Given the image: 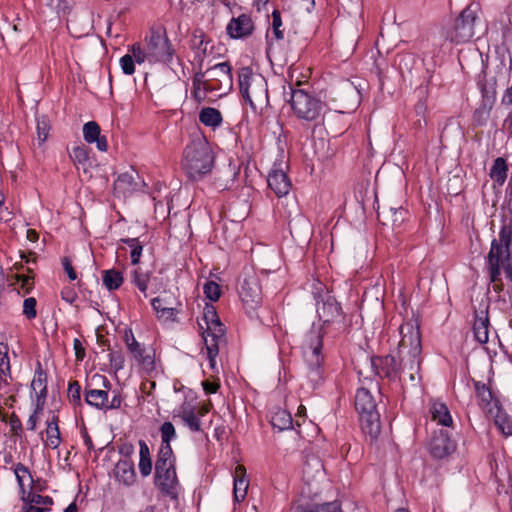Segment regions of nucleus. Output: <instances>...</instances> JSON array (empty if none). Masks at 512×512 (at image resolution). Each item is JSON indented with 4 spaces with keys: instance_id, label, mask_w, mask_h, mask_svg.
<instances>
[{
    "instance_id": "obj_1",
    "label": "nucleus",
    "mask_w": 512,
    "mask_h": 512,
    "mask_svg": "<svg viewBox=\"0 0 512 512\" xmlns=\"http://www.w3.org/2000/svg\"><path fill=\"white\" fill-rule=\"evenodd\" d=\"M317 314L322 325L313 324L302 344L303 354L309 366L308 377L314 383H318L323 377L324 335L333 332V336L336 337L345 327L341 306L332 296L327 295L321 302L317 301Z\"/></svg>"
},
{
    "instance_id": "obj_2",
    "label": "nucleus",
    "mask_w": 512,
    "mask_h": 512,
    "mask_svg": "<svg viewBox=\"0 0 512 512\" xmlns=\"http://www.w3.org/2000/svg\"><path fill=\"white\" fill-rule=\"evenodd\" d=\"M289 99L287 100L292 110V115L306 125H318L323 121L327 105L313 91L308 84L300 81L289 84Z\"/></svg>"
},
{
    "instance_id": "obj_3",
    "label": "nucleus",
    "mask_w": 512,
    "mask_h": 512,
    "mask_svg": "<svg viewBox=\"0 0 512 512\" xmlns=\"http://www.w3.org/2000/svg\"><path fill=\"white\" fill-rule=\"evenodd\" d=\"M401 340L398 344V356L403 365V372L414 381L419 375L421 365V333L419 326L414 321L403 323L399 327Z\"/></svg>"
},
{
    "instance_id": "obj_4",
    "label": "nucleus",
    "mask_w": 512,
    "mask_h": 512,
    "mask_svg": "<svg viewBox=\"0 0 512 512\" xmlns=\"http://www.w3.org/2000/svg\"><path fill=\"white\" fill-rule=\"evenodd\" d=\"M214 166V154L204 137H196L183 152L182 168L191 180H199L210 173Z\"/></svg>"
},
{
    "instance_id": "obj_5",
    "label": "nucleus",
    "mask_w": 512,
    "mask_h": 512,
    "mask_svg": "<svg viewBox=\"0 0 512 512\" xmlns=\"http://www.w3.org/2000/svg\"><path fill=\"white\" fill-rule=\"evenodd\" d=\"M479 11L478 4L472 3L467 5L451 25L443 28L445 40L454 44L469 42L475 36L476 30L481 26Z\"/></svg>"
},
{
    "instance_id": "obj_6",
    "label": "nucleus",
    "mask_w": 512,
    "mask_h": 512,
    "mask_svg": "<svg viewBox=\"0 0 512 512\" xmlns=\"http://www.w3.org/2000/svg\"><path fill=\"white\" fill-rule=\"evenodd\" d=\"M240 92L254 112L266 108L269 104L268 85L266 79L253 73L249 67H242L238 73Z\"/></svg>"
},
{
    "instance_id": "obj_7",
    "label": "nucleus",
    "mask_w": 512,
    "mask_h": 512,
    "mask_svg": "<svg viewBox=\"0 0 512 512\" xmlns=\"http://www.w3.org/2000/svg\"><path fill=\"white\" fill-rule=\"evenodd\" d=\"M512 241V218L502 220L499 238L493 239L488 253L489 278L491 283L500 282L502 263L510 258Z\"/></svg>"
},
{
    "instance_id": "obj_8",
    "label": "nucleus",
    "mask_w": 512,
    "mask_h": 512,
    "mask_svg": "<svg viewBox=\"0 0 512 512\" xmlns=\"http://www.w3.org/2000/svg\"><path fill=\"white\" fill-rule=\"evenodd\" d=\"M178 484L173 454H158L155 463V485L168 496L176 495Z\"/></svg>"
},
{
    "instance_id": "obj_9",
    "label": "nucleus",
    "mask_w": 512,
    "mask_h": 512,
    "mask_svg": "<svg viewBox=\"0 0 512 512\" xmlns=\"http://www.w3.org/2000/svg\"><path fill=\"white\" fill-rule=\"evenodd\" d=\"M146 48L149 62L168 63L174 55V49L165 30L151 29L149 36L146 37Z\"/></svg>"
},
{
    "instance_id": "obj_10",
    "label": "nucleus",
    "mask_w": 512,
    "mask_h": 512,
    "mask_svg": "<svg viewBox=\"0 0 512 512\" xmlns=\"http://www.w3.org/2000/svg\"><path fill=\"white\" fill-rule=\"evenodd\" d=\"M208 81L215 86L217 96L228 94L233 87L232 68L229 62L216 63L207 68Z\"/></svg>"
},
{
    "instance_id": "obj_11",
    "label": "nucleus",
    "mask_w": 512,
    "mask_h": 512,
    "mask_svg": "<svg viewBox=\"0 0 512 512\" xmlns=\"http://www.w3.org/2000/svg\"><path fill=\"white\" fill-rule=\"evenodd\" d=\"M239 297L245 307L250 312L254 311L262 301L261 287L259 280L255 275H249L240 282Z\"/></svg>"
},
{
    "instance_id": "obj_12",
    "label": "nucleus",
    "mask_w": 512,
    "mask_h": 512,
    "mask_svg": "<svg viewBox=\"0 0 512 512\" xmlns=\"http://www.w3.org/2000/svg\"><path fill=\"white\" fill-rule=\"evenodd\" d=\"M92 381L102 382L105 389L92 388V383H88L85 387V401L88 405L97 409H104L108 405V391L111 387L109 380L102 375L95 374Z\"/></svg>"
},
{
    "instance_id": "obj_13",
    "label": "nucleus",
    "mask_w": 512,
    "mask_h": 512,
    "mask_svg": "<svg viewBox=\"0 0 512 512\" xmlns=\"http://www.w3.org/2000/svg\"><path fill=\"white\" fill-rule=\"evenodd\" d=\"M189 47L194 54V62L201 64L212 53L215 46L212 39L203 30L195 29L190 38Z\"/></svg>"
},
{
    "instance_id": "obj_14",
    "label": "nucleus",
    "mask_w": 512,
    "mask_h": 512,
    "mask_svg": "<svg viewBox=\"0 0 512 512\" xmlns=\"http://www.w3.org/2000/svg\"><path fill=\"white\" fill-rule=\"evenodd\" d=\"M282 165V163H275L267 178L269 188L277 195V197L286 196L291 189V181Z\"/></svg>"
},
{
    "instance_id": "obj_15",
    "label": "nucleus",
    "mask_w": 512,
    "mask_h": 512,
    "mask_svg": "<svg viewBox=\"0 0 512 512\" xmlns=\"http://www.w3.org/2000/svg\"><path fill=\"white\" fill-rule=\"evenodd\" d=\"M371 367L380 377L395 379L403 365L392 355L376 356L371 358Z\"/></svg>"
},
{
    "instance_id": "obj_16",
    "label": "nucleus",
    "mask_w": 512,
    "mask_h": 512,
    "mask_svg": "<svg viewBox=\"0 0 512 512\" xmlns=\"http://www.w3.org/2000/svg\"><path fill=\"white\" fill-rule=\"evenodd\" d=\"M456 445L448 433L439 430L434 432L429 443V451L434 458L442 459L454 452Z\"/></svg>"
},
{
    "instance_id": "obj_17",
    "label": "nucleus",
    "mask_w": 512,
    "mask_h": 512,
    "mask_svg": "<svg viewBox=\"0 0 512 512\" xmlns=\"http://www.w3.org/2000/svg\"><path fill=\"white\" fill-rule=\"evenodd\" d=\"M206 329L203 332V338L209 339H224L225 328L220 322L217 312L212 305H206L203 312V318Z\"/></svg>"
},
{
    "instance_id": "obj_18",
    "label": "nucleus",
    "mask_w": 512,
    "mask_h": 512,
    "mask_svg": "<svg viewBox=\"0 0 512 512\" xmlns=\"http://www.w3.org/2000/svg\"><path fill=\"white\" fill-rule=\"evenodd\" d=\"M151 305L159 318L168 320L174 317L180 304L173 294H164L153 298Z\"/></svg>"
},
{
    "instance_id": "obj_19",
    "label": "nucleus",
    "mask_w": 512,
    "mask_h": 512,
    "mask_svg": "<svg viewBox=\"0 0 512 512\" xmlns=\"http://www.w3.org/2000/svg\"><path fill=\"white\" fill-rule=\"evenodd\" d=\"M226 29L231 38H244L252 34L254 23L249 15L241 14L238 17L232 18Z\"/></svg>"
},
{
    "instance_id": "obj_20",
    "label": "nucleus",
    "mask_w": 512,
    "mask_h": 512,
    "mask_svg": "<svg viewBox=\"0 0 512 512\" xmlns=\"http://www.w3.org/2000/svg\"><path fill=\"white\" fill-rule=\"evenodd\" d=\"M360 426L366 437L370 441H375L381 432L380 415L378 411L359 415Z\"/></svg>"
},
{
    "instance_id": "obj_21",
    "label": "nucleus",
    "mask_w": 512,
    "mask_h": 512,
    "mask_svg": "<svg viewBox=\"0 0 512 512\" xmlns=\"http://www.w3.org/2000/svg\"><path fill=\"white\" fill-rule=\"evenodd\" d=\"M355 409L359 415L372 413L377 411V404L371 390L365 387H360L355 395Z\"/></svg>"
},
{
    "instance_id": "obj_22",
    "label": "nucleus",
    "mask_w": 512,
    "mask_h": 512,
    "mask_svg": "<svg viewBox=\"0 0 512 512\" xmlns=\"http://www.w3.org/2000/svg\"><path fill=\"white\" fill-rule=\"evenodd\" d=\"M136 363L145 371L151 372L155 370V353L153 350L147 349L141 343L129 351Z\"/></svg>"
},
{
    "instance_id": "obj_23",
    "label": "nucleus",
    "mask_w": 512,
    "mask_h": 512,
    "mask_svg": "<svg viewBox=\"0 0 512 512\" xmlns=\"http://www.w3.org/2000/svg\"><path fill=\"white\" fill-rule=\"evenodd\" d=\"M114 476L120 483L131 486L136 480L133 462L129 459L119 460L115 465Z\"/></svg>"
},
{
    "instance_id": "obj_24",
    "label": "nucleus",
    "mask_w": 512,
    "mask_h": 512,
    "mask_svg": "<svg viewBox=\"0 0 512 512\" xmlns=\"http://www.w3.org/2000/svg\"><path fill=\"white\" fill-rule=\"evenodd\" d=\"M234 488L233 494L236 502H241L245 499L247 495V490L249 487V480L246 476V468L243 465H237L235 467L234 473Z\"/></svg>"
},
{
    "instance_id": "obj_25",
    "label": "nucleus",
    "mask_w": 512,
    "mask_h": 512,
    "mask_svg": "<svg viewBox=\"0 0 512 512\" xmlns=\"http://www.w3.org/2000/svg\"><path fill=\"white\" fill-rule=\"evenodd\" d=\"M358 101V92L356 89L347 84L340 92H339V105L335 106V110L340 113H346L350 110H353Z\"/></svg>"
},
{
    "instance_id": "obj_26",
    "label": "nucleus",
    "mask_w": 512,
    "mask_h": 512,
    "mask_svg": "<svg viewBox=\"0 0 512 512\" xmlns=\"http://www.w3.org/2000/svg\"><path fill=\"white\" fill-rule=\"evenodd\" d=\"M473 332L475 339L481 343L485 344L489 340V317L488 310H482L480 314L476 313L475 320L473 324Z\"/></svg>"
},
{
    "instance_id": "obj_27",
    "label": "nucleus",
    "mask_w": 512,
    "mask_h": 512,
    "mask_svg": "<svg viewBox=\"0 0 512 512\" xmlns=\"http://www.w3.org/2000/svg\"><path fill=\"white\" fill-rule=\"evenodd\" d=\"M508 164L503 157H498L493 161L489 176L494 182V186H503L508 176Z\"/></svg>"
},
{
    "instance_id": "obj_28",
    "label": "nucleus",
    "mask_w": 512,
    "mask_h": 512,
    "mask_svg": "<svg viewBox=\"0 0 512 512\" xmlns=\"http://www.w3.org/2000/svg\"><path fill=\"white\" fill-rule=\"evenodd\" d=\"M58 422L59 418L55 414H52L46 421V445L52 449L58 448L61 443Z\"/></svg>"
},
{
    "instance_id": "obj_29",
    "label": "nucleus",
    "mask_w": 512,
    "mask_h": 512,
    "mask_svg": "<svg viewBox=\"0 0 512 512\" xmlns=\"http://www.w3.org/2000/svg\"><path fill=\"white\" fill-rule=\"evenodd\" d=\"M178 416L184 424L193 432L201 431L199 416L195 413V408L189 404H183L178 412Z\"/></svg>"
},
{
    "instance_id": "obj_30",
    "label": "nucleus",
    "mask_w": 512,
    "mask_h": 512,
    "mask_svg": "<svg viewBox=\"0 0 512 512\" xmlns=\"http://www.w3.org/2000/svg\"><path fill=\"white\" fill-rule=\"evenodd\" d=\"M161 447L158 454H173L170 442L176 437V430L171 422H164L160 427Z\"/></svg>"
},
{
    "instance_id": "obj_31",
    "label": "nucleus",
    "mask_w": 512,
    "mask_h": 512,
    "mask_svg": "<svg viewBox=\"0 0 512 512\" xmlns=\"http://www.w3.org/2000/svg\"><path fill=\"white\" fill-rule=\"evenodd\" d=\"M430 413L432 420L443 426L452 425V417L447 406L442 402H434L430 407Z\"/></svg>"
},
{
    "instance_id": "obj_32",
    "label": "nucleus",
    "mask_w": 512,
    "mask_h": 512,
    "mask_svg": "<svg viewBox=\"0 0 512 512\" xmlns=\"http://www.w3.org/2000/svg\"><path fill=\"white\" fill-rule=\"evenodd\" d=\"M199 121L207 127L216 128L222 124L223 118L218 109L205 107L199 112Z\"/></svg>"
},
{
    "instance_id": "obj_33",
    "label": "nucleus",
    "mask_w": 512,
    "mask_h": 512,
    "mask_svg": "<svg viewBox=\"0 0 512 512\" xmlns=\"http://www.w3.org/2000/svg\"><path fill=\"white\" fill-rule=\"evenodd\" d=\"M139 470L143 477H147L152 471V460L150 456V450L144 440L139 441Z\"/></svg>"
},
{
    "instance_id": "obj_34",
    "label": "nucleus",
    "mask_w": 512,
    "mask_h": 512,
    "mask_svg": "<svg viewBox=\"0 0 512 512\" xmlns=\"http://www.w3.org/2000/svg\"><path fill=\"white\" fill-rule=\"evenodd\" d=\"M271 425L279 431L290 429L293 424L291 414L284 409H277L271 415Z\"/></svg>"
},
{
    "instance_id": "obj_35",
    "label": "nucleus",
    "mask_w": 512,
    "mask_h": 512,
    "mask_svg": "<svg viewBox=\"0 0 512 512\" xmlns=\"http://www.w3.org/2000/svg\"><path fill=\"white\" fill-rule=\"evenodd\" d=\"M474 386L479 405L483 409L489 408V410H491V404L494 400L491 389L486 384L479 381H476Z\"/></svg>"
},
{
    "instance_id": "obj_36",
    "label": "nucleus",
    "mask_w": 512,
    "mask_h": 512,
    "mask_svg": "<svg viewBox=\"0 0 512 512\" xmlns=\"http://www.w3.org/2000/svg\"><path fill=\"white\" fill-rule=\"evenodd\" d=\"M47 374L42 369L41 364L38 363V369L35 371L34 378L31 383L32 390L36 393L37 396H46L47 395Z\"/></svg>"
},
{
    "instance_id": "obj_37",
    "label": "nucleus",
    "mask_w": 512,
    "mask_h": 512,
    "mask_svg": "<svg viewBox=\"0 0 512 512\" xmlns=\"http://www.w3.org/2000/svg\"><path fill=\"white\" fill-rule=\"evenodd\" d=\"M103 284L104 286L110 290H117L123 283L124 277L123 274L115 269L105 270L103 271Z\"/></svg>"
},
{
    "instance_id": "obj_38",
    "label": "nucleus",
    "mask_w": 512,
    "mask_h": 512,
    "mask_svg": "<svg viewBox=\"0 0 512 512\" xmlns=\"http://www.w3.org/2000/svg\"><path fill=\"white\" fill-rule=\"evenodd\" d=\"M121 242L130 248V259L133 265H137L143 251V242L139 238H123Z\"/></svg>"
},
{
    "instance_id": "obj_39",
    "label": "nucleus",
    "mask_w": 512,
    "mask_h": 512,
    "mask_svg": "<svg viewBox=\"0 0 512 512\" xmlns=\"http://www.w3.org/2000/svg\"><path fill=\"white\" fill-rule=\"evenodd\" d=\"M69 156L77 168L82 166L84 170H86V165L89 162V151L87 147L84 145L75 146Z\"/></svg>"
},
{
    "instance_id": "obj_40",
    "label": "nucleus",
    "mask_w": 512,
    "mask_h": 512,
    "mask_svg": "<svg viewBox=\"0 0 512 512\" xmlns=\"http://www.w3.org/2000/svg\"><path fill=\"white\" fill-rule=\"evenodd\" d=\"M132 283L139 289L140 292L147 296L148 283L150 280V273L143 271L141 268H136L132 274Z\"/></svg>"
},
{
    "instance_id": "obj_41",
    "label": "nucleus",
    "mask_w": 512,
    "mask_h": 512,
    "mask_svg": "<svg viewBox=\"0 0 512 512\" xmlns=\"http://www.w3.org/2000/svg\"><path fill=\"white\" fill-rule=\"evenodd\" d=\"M494 422L502 434L505 436L512 435V419L506 412L498 409Z\"/></svg>"
},
{
    "instance_id": "obj_42",
    "label": "nucleus",
    "mask_w": 512,
    "mask_h": 512,
    "mask_svg": "<svg viewBox=\"0 0 512 512\" xmlns=\"http://www.w3.org/2000/svg\"><path fill=\"white\" fill-rule=\"evenodd\" d=\"M224 339H209L204 337V344L207 349V357L211 369H215L216 357L219 353V345Z\"/></svg>"
},
{
    "instance_id": "obj_43",
    "label": "nucleus",
    "mask_w": 512,
    "mask_h": 512,
    "mask_svg": "<svg viewBox=\"0 0 512 512\" xmlns=\"http://www.w3.org/2000/svg\"><path fill=\"white\" fill-rule=\"evenodd\" d=\"M100 132V126L95 121H89L83 126V137L87 143L91 144L98 140V137L101 135Z\"/></svg>"
},
{
    "instance_id": "obj_44",
    "label": "nucleus",
    "mask_w": 512,
    "mask_h": 512,
    "mask_svg": "<svg viewBox=\"0 0 512 512\" xmlns=\"http://www.w3.org/2000/svg\"><path fill=\"white\" fill-rule=\"evenodd\" d=\"M50 128V122L46 116H40L37 118L36 131L39 144H42L47 140Z\"/></svg>"
},
{
    "instance_id": "obj_45",
    "label": "nucleus",
    "mask_w": 512,
    "mask_h": 512,
    "mask_svg": "<svg viewBox=\"0 0 512 512\" xmlns=\"http://www.w3.org/2000/svg\"><path fill=\"white\" fill-rule=\"evenodd\" d=\"M283 22L281 18V14L278 10H273L272 12V34L276 40H282L284 38V29H282Z\"/></svg>"
},
{
    "instance_id": "obj_46",
    "label": "nucleus",
    "mask_w": 512,
    "mask_h": 512,
    "mask_svg": "<svg viewBox=\"0 0 512 512\" xmlns=\"http://www.w3.org/2000/svg\"><path fill=\"white\" fill-rule=\"evenodd\" d=\"M133 184L134 177L132 174L127 172L120 174L114 182L115 189L122 190L123 192L130 190Z\"/></svg>"
},
{
    "instance_id": "obj_47",
    "label": "nucleus",
    "mask_w": 512,
    "mask_h": 512,
    "mask_svg": "<svg viewBox=\"0 0 512 512\" xmlns=\"http://www.w3.org/2000/svg\"><path fill=\"white\" fill-rule=\"evenodd\" d=\"M129 52H131L130 55H132L134 61L138 64L144 63L146 60L149 61V55L147 48L142 49L141 45L139 43L133 44L129 48Z\"/></svg>"
},
{
    "instance_id": "obj_48",
    "label": "nucleus",
    "mask_w": 512,
    "mask_h": 512,
    "mask_svg": "<svg viewBox=\"0 0 512 512\" xmlns=\"http://www.w3.org/2000/svg\"><path fill=\"white\" fill-rule=\"evenodd\" d=\"M203 290L206 298H208L211 301H217L220 298V286L214 281L206 282L203 287Z\"/></svg>"
},
{
    "instance_id": "obj_49",
    "label": "nucleus",
    "mask_w": 512,
    "mask_h": 512,
    "mask_svg": "<svg viewBox=\"0 0 512 512\" xmlns=\"http://www.w3.org/2000/svg\"><path fill=\"white\" fill-rule=\"evenodd\" d=\"M37 301L34 297H28L23 302V315L28 319H35L37 316Z\"/></svg>"
},
{
    "instance_id": "obj_50",
    "label": "nucleus",
    "mask_w": 512,
    "mask_h": 512,
    "mask_svg": "<svg viewBox=\"0 0 512 512\" xmlns=\"http://www.w3.org/2000/svg\"><path fill=\"white\" fill-rule=\"evenodd\" d=\"M68 398L74 405H79L81 403V386L77 381L69 383Z\"/></svg>"
},
{
    "instance_id": "obj_51",
    "label": "nucleus",
    "mask_w": 512,
    "mask_h": 512,
    "mask_svg": "<svg viewBox=\"0 0 512 512\" xmlns=\"http://www.w3.org/2000/svg\"><path fill=\"white\" fill-rule=\"evenodd\" d=\"M120 67L124 74L132 75L135 72V61L130 54H125L120 58Z\"/></svg>"
},
{
    "instance_id": "obj_52",
    "label": "nucleus",
    "mask_w": 512,
    "mask_h": 512,
    "mask_svg": "<svg viewBox=\"0 0 512 512\" xmlns=\"http://www.w3.org/2000/svg\"><path fill=\"white\" fill-rule=\"evenodd\" d=\"M15 278L19 284V289L22 290L24 294H27L32 290L34 286L33 276L16 275Z\"/></svg>"
},
{
    "instance_id": "obj_53",
    "label": "nucleus",
    "mask_w": 512,
    "mask_h": 512,
    "mask_svg": "<svg viewBox=\"0 0 512 512\" xmlns=\"http://www.w3.org/2000/svg\"><path fill=\"white\" fill-rule=\"evenodd\" d=\"M305 512H343L340 504L337 502H329L321 505H316Z\"/></svg>"
},
{
    "instance_id": "obj_54",
    "label": "nucleus",
    "mask_w": 512,
    "mask_h": 512,
    "mask_svg": "<svg viewBox=\"0 0 512 512\" xmlns=\"http://www.w3.org/2000/svg\"><path fill=\"white\" fill-rule=\"evenodd\" d=\"M28 502L40 506L47 507L50 510V506L53 504V499L50 496H42L40 494H33L28 497Z\"/></svg>"
},
{
    "instance_id": "obj_55",
    "label": "nucleus",
    "mask_w": 512,
    "mask_h": 512,
    "mask_svg": "<svg viewBox=\"0 0 512 512\" xmlns=\"http://www.w3.org/2000/svg\"><path fill=\"white\" fill-rule=\"evenodd\" d=\"M111 366L116 370H122L125 366V357L122 352L114 351L109 353Z\"/></svg>"
},
{
    "instance_id": "obj_56",
    "label": "nucleus",
    "mask_w": 512,
    "mask_h": 512,
    "mask_svg": "<svg viewBox=\"0 0 512 512\" xmlns=\"http://www.w3.org/2000/svg\"><path fill=\"white\" fill-rule=\"evenodd\" d=\"M14 473H15L17 482H18V484H19V486L21 488L24 487V477H25V475H27L30 478V480L32 481V476L30 474L29 469L25 465H23L22 463L16 464V466L14 468Z\"/></svg>"
},
{
    "instance_id": "obj_57",
    "label": "nucleus",
    "mask_w": 512,
    "mask_h": 512,
    "mask_svg": "<svg viewBox=\"0 0 512 512\" xmlns=\"http://www.w3.org/2000/svg\"><path fill=\"white\" fill-rule=\"evenodd\" d=\"M123 340L126 344L128 352L136 348L140 343L136 340L131 328H125L123 333Z\"/></svg>"
},
{
    "instance_id": "obj_58",
    "label": "nucleus",
    "mask_w": 512,
    "mask_h": 512,
    "mask_svg": "<svg viewBox=\"0 0 512 512\" xmlns=\"http://www.w3.org/2000/svg\"><path fill=\"white\" fill-rule=\"evenodd\" d=\"M123 340L126 344L128 352L136 348L140 343L136 340L131 328H125L123 333Z\"/></svg>"
},
{
    "instance_id": "obj_59",
    "label": "nucleus",
    "mask_w": 512,
    "mask_h": 512,
    "mask_svg": "<svg viewBox=\"0 0 512 512\" xmlns=\"http://www.w3.org/2000/svg\"><path fill=\"white\" fill-rule=\"evenodd\" d=\"M11 367L8 352L0 351V375L7 376L10 374Z\"/></svg>"
},
{
    "instance_id": "obj_60",
    "label": "nucleus",
    "mask_w": 512,
    "mask_h": 512,
    "mask_svg": "<svg viewBox=\"0 0 512 512\" xmlns=\"http://www.w3.org/2000/svg\"><path fill=\"white\" fill-rule=\"evenodd\" d=\"M214 91H206L204 88H193L191 91V95L196 101V103L201 104L205 101L208 94L213 93Z\"/></svg>"
},
{
    "instance_id": "obj_61",
    "label": "nucleus",
    "mask_w": 512,
    "mask_h": 512,
    "mask_svg": "<svg viewBox=\"0 0 512 512\" xmlns=\"http://www.w3.org/2000/svg\"><path fill=\"white\" fill-rule=\"evenodd\" d=\"M194 75L192 77V80H207L208 72L207 69L204 70V63H195L194 62Z\"/></svg>"
},
{
    "instance_id": "obj_62",
    "label": "nucleus",
    "mask_w": 512,
    "mask_h": 512,
    "mask_svg": "<svg viewBox=\"0 0 512 512\" xmlns=\"http://www.w3.org/2000/svg\"><path fill=\"white\" fill-rule=\"evenodd\" d=\"M193 88H204L206 91H215V86L207 80H192Z\"/></svg>"
},
{
    "instance_id": "obj_63",
    "label": "nucleus",
    "mask_w": 512,
    "mask_h": 512,
    "mask_svg": "<svg viewBox=\"0 0 512 512\" xmlns=\"http://www.w3.org/2000/svg\"><path fill=\"white\" fill-rule=\"evenodd\" d=\"M62 264H63V268L65 270V272L67 273L68 277L70 280H75L77 278V275H76V272L71 264V261L65 257L62 261Z\"/></svg>"
},
{
    "instance_id": "obj_64",
    "label": "nucleus",
    "mask_w": 512,
    "mask_h": 512,
    "mask_svg": "<svg viewBox=\"0 0 512 512\" xmlns=\"http://www.w3.org/2000/svg\"><path fill=\"white\" fill-rule=\"evenodd\" d=\"M203 385V389L204 391L207 393V394H213V393H216L217 390L219 389L220 385L219 383L217 382H211V381H204L202 383Z\"/></svg>"
}]
</instances>
